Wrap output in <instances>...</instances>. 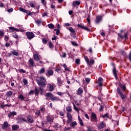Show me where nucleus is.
<instances>
[{
  "label": "nucleus",
  "instance_id": "obj_44",
  "mask_svg": "<svg viewBox=\"0 0 131 131\" xmlns=\"http://www.w3.org/2000/svg\"><path fill=\"white\" fill-rule=\"evenodd\" d=\"M68 119L67 120L68 123H70L72 122V118H68Z\"/></svg>",
  "mask_w": 131,
  "mask_h": 131
},
{
  "label": "nucleus",
  "instance_id": "obj_38",
  "mask_svg": "<svg viewBox=\"0 0 131 131\" xmlns=\"http://www.w3.org/2000/svg\"><path fill=\"white\" fill-rule=\"evenodd\" d=\"M4 35H5V32H4L3 30H0V36L3 37Z\"/></svg>",
  "mask_w": 131,
  "mask_h": 131
},
{
  "label": "nucleus",
  "instance_id": "obj_49",
  "mask_svg": "<svg viewBox=\"0 0 131 131\" xmlns=\"http://www.w3.org/2000/svg\"><path fill=\"white\" fill-rule=\"evenodd\" d=\"M36 115H38V116H39L40 115V111L37 110L35 113Z\"/></svg>",
  "mask_w": 131,
  "mask_h": 131
},
{
  "label": "nucleus",
  "instance_id": "obj_60",
  "mask_svg": "<svg viewBox=\"0 0 131 131\" xmlns=\"http://www.w3.org/2000/svg\"><path fill=\"white\" fill-rule=\"evenodd\" d=\"M13 36L14 37V38H18V35H17L16 33L13 34Z\"/></svg>",
  "mask_w": 131,
  "mask_h": 131
},
{
  "label": "nucleus",
  "instance_id": "obj_61",
  "mask_svg": "<svg viewBox=\"0 0 131 131\" xmlns=\"http://www.w3.org/2000/svg\"><path fill=\"white\" fill-rule=\"evenodd\" d=\"M64 114H65V113L63 112H59V115H60V116H64Z\"/></svg>",
  "mask_w": 131,
  "mask_h": 131
},
{
  "label": "nucleus",
  "instance_id": "obj_16",
  "mask_svg": "<svg viewBox=\"0 0 131 131\" xmlns=\"http://www.w3.org/2000/svg\"><path fill=\"white\" fill-rule=\"evenodd\" d=\"M105 125V123H104V122L102 121L98 124V128L101 129V128H103Z\"/></svg>",
  "mask_w": 131,
  "mask_h": 131
},
{
  "label": "nucleus",
  "instance_id": "obj_29",
  "mask_svg": "<svg viewBox=\"0 0 131 131\" xmlns=\"http://www.w3.org/2000/svg\"><path fill=\"white\" fill-rule=\"evenodd\" d=\"M73 6H79L80 5V2L79 1H75L73 3Z\"/></svg>",
  "mask_w": 131,
  "mask_h": 131
},
{
  "label": "nucleus",
  "instance_id": "obj_8",
  "mask_svg": "<svg viewBox=\"0 0 131 131\" xmlns=\"http://www.w3.org/2000/svg\"><path fill=\"white\" fill-rule=\"evenodd\" d=\"M27 121H28V122H30V123H33L34 121L33 120L32 116H28Z\"/></svg>",
  "mask_w": 131,
  "mask_h": 131
},
{
  "label": "nucleus",
  "instance_id": "obj_59",
  "mask_svg": "<svg viewBox=\"0 0 131 131\" xmlns=\"http://www.w3.org/2000/svg\"><path fill=\"white\" fill-rule=\"evenodd\" d=\"M20 119L22 121H24L25 122H27V120H26V119L24 118H21Z\"/></svg>",
  "mask_w": 131,
  "mask_h": 131
},
{
  "label": "nucleus",
  "instance_id": "obj_20",
  "mask_svg": "<svg viewBox=\"0 0 131 131\" xmlns=\"http://www.w3.org/2000/svg\"><path fill=\"white\" fill-rule=\"evenodd\" d=\"M18 98L19 100H21V101H24L25 100V97H24V96L22 94L18 95Z\"/></svg>",
  "mask_w": 131,
  "mask_h": 131
},
{
  "label": "nucleus",
  "instance_id": "obj_53",
  "mask_svg": "<svg viewBox=\"0 0 131 131\" xmlns=\"http://www.w3.org/2000/svg\"><path fill=\"white\" fill-rule=\"evenodd\" d=\"M71 43H72V45H73V46H74L75 47H77V43H76V42L72 41Z\"/></svg>",
  "mask_w": 131,
  "mask_h": 131
},
{
  "label": "nucleus",
  "instance_id": "obj_1",
  "mask_svg": "<svg viewBox=\"0 0 131 131\" xmlns=\"http://www.w3.org/2000/svg\"><path fill=\"white\" fill-rule=\"evenodd\" d=\"M36 81L37 84L39 86H46V79L43 77H38L36 79Z\"/></svg>",
  "mask_w": 131,
  "mask_h": 131
},
{
  "label": "nucleus",
  "instance_id": "obj_36",
  "mask_svg": "<svg viewBox=\"0 0 131 131\" xmlns=\"http://www.w3.org/2000/svg\"><path fill=\"white\" fill-rule=\"evenodd\" d=\"M45 68H42L39 71V72L40 74H42V73H45Z\"/></svg>",
  "mask_w": 131,
  "mask_h": 131
},
{
  "label": "nucleus",
  "instance_id": "obj_41",
  "mask_svg": "<svg viewBox=\"0 0 131 131\" xmlns=\"http://www.w3.org/2000/svg\"><path fill=\"white\" fill-rule=\"evenodd\" d=\"M82 29H84V30H86V31H89V32H91V30L85 26L83 27Z\"/></svg>",
  "mask_w": 131,
  "mask_h": 131
},
{
  "label": "nucleus",
  "instance_id": "obj_33",
  "mask_svg": "<svg viewBox=\"0 0 131 131\" xmlns=\"http://www.w3.org/2000/svg\"><path fill=\"white\" fill-rule=\"evenodd\" d=\"M47 120L48 122H53V119H52V118H51V117H47Z\"/></svg>",
  "mask_w": 131,
  "mask_h": 131
},
{
  "label": "nucleus",
  "instance_id": "obj_48",
  "mask_svg": "<svg viewBox=\"0 0 131 131\" xmlns=\"http://www.w3.org/2000/svg\"><path fill=\"white\" fill-rule=\"evenodd\" d=\"M73 106H74V110H75V111H78V108H77V107H76V106L75 105L74 103H73Z\"/></svg>",
  "mask_w": 131,
  "mask_h": 131
},
{
  "label": "nucleus",
  "instance_id": "obj_43",
  "mask_svg": "<svg viewBox=\"0 0 131 131\" xmlns=\"http://www.w3.org/2000/svg\"><path fill=\"white\" fill-rule=\"evenodd\" d=\"M120 86L123 90V91L124 92L125 91V85H120Z\"/></svg>",
  "mask_w": 131,
  "mask_h": 131
},
{
  "label": "nucleus",
  "instance_id": "obj_51",
  "mask_svg": "<svg viewBox=\"0 0 131 131\" xmlns=\"http://www.w3.org/2000/svg\"><path fill=\"white\" fill-rule=\"evenodd\" d=\"M20 11H21V12H23L24 13H27V10H25L23 8H20Z\"/></svg>",
  "mask_w": 131,
  "mask_h": 131
},
{
  "label": "nucleus",
  "instance_id": "obj_22",
  "mask_svg": "<svg viewBox=\"0 0 131 131\" xmlns=\"http://www.w3.org/2000/svg\"><path fill=\"white\" fill-rule=\"evenodd\" d=\"M90 64L89 65H94V64L95 63V60L94 59V58H91L90 59Z\"/></svg>",
  "mask_w": 131,
  "mask_h": 131
},
{
  "label": "nucleus",
  "instance_id": "obj_5",
  "mask_svg": "<svg viewBox=\"0 0 131 131\" xmlns=\"http://www.w3.org/2000/svg\"><path fill=\"white\" fill-rule=\"evenodd\" d=\"M118 36H119V37H120V38H124L125 39H127V32H125L124 34V36L121 34V33H119L118 34Z\"/></svg>",
  "mask_w": 131,
  "mask_h": 131
},
{
  "label": "nucleus",
  "instance_id": "obj_37",
  "mask_svg": "<svg viewBox=\"0 0 131 131\" xmlns=\"http://www.w3.org/2000/svg\"><path fill=\"white\" fill-rule=\"evenodd\" d=\"M67 116L68 118H72V115L70 113H68L67 114Z\"/></svg>",
  "mask_w": 131,
  "mask_h": 131
},
{
  "label": "nucleus",
  "instance_id": "obj_13",
  "mask_svg": "<svg viewBox=\"0 0 131 131\" xmlns=\"http://www.w3.org/2000/svg\"><path fill=\"white\" fill-rule=\"evenodd\" d=\"M29 64L30 67H34V61H33V59H30L29 60Z\"/></svg>",
  "mask_w": 131,
  "mask_h": 131
},
{
  "label": "nucleus",
  "instance_id": "obj_32",
  "mask_svg": "<svg viewBox=\"0 0 131 131\" xmlns=\"http://www.w3.org/2000/svg\"><path fill=\"white\" fill-rule=\"evenodd\" d=\"M48 27L50 29H54V28H55V26H54V25H53V24H50L48 25Z\"/></svg>",
  "mask_w": 131,
  "mask_h": 131
},
{
  "label": "nucleus",
  "instance_id": "obj_39",
  "mask_svg": "<svg viewBox=\"0 0 131 131\" xmlns=\"http://www.w3.org/2000/svg\"><path fill=\"white\" fill-rule=\"evenodd\" d=\"M54 31H56V35H59V33H60V30L58 29H55Z\"/></svg>",
  "mask_w": 131,
  "mask_h": 131
},
{
  "label": "nucleus",
  "instance_id": "obj_9",
  "mask_svg": "<svg viewBox=\"0 0 131 131\" xmlns=\"http://www.w3.org/2000/svg\"><path fill=\"white\" fill-rule=\"evenodd\" d=\"M33 58L35 61H39L40 60H41V57L38 56L37 54H34Z\"/></svg>",
  "mask_w": 131,
  "mask_h": 131
},
{
  "label": "nucleus",
  "instance_id": "obj_42",
  "mask_svg": "<svg viewBox=\"0 0 131 131\" xmlns=\"http://www.w3.org/2000/svg\"><path fill=\"white\" fill-rule=\"evenodd\" d=\"M30 6L31 7V8H35L34 4L32 3V2H29Z\"/></svg>",
  "mask_w": 131,
  "mask_h": 131
},
{
  "label": "nucleus",
  "instance_id": "obj_62",
  "mask_svg": "<svg viewBox=\"0 0 131 131\" xmlns=\"http://www.w3.org/2000/svg\"><path fill=\"white\" fill-rule=\"evenodd\" d=\"M104 109V106L103 105H100V108H99V111H102Z\"/></svg>",
  "mask_w": 131,
  "mask_h": 131
},
{
  "label": "nucleus",
  "instance_id": "obj_47",
  "mask_svg": "<svg viewBox=\"0 0 131 131\" xmlns=\"http://www.w3.org/2000/svg\"><path fill=\"white\" fill-rule=\"evenodd\" d=\"M41 3L43 5V6H46V5H47V1H46V0H41Z\"/></svg>",
  "mask_w": 131,
  "mask_h": 131
},
{
  "label": "nucleus",
  "instance_id": "obj_2",
  "mask_svg": "<svg viewBox=\"0 0 131 131\" xmlns=\"http://www.w3.org/2000/svg\"><path fill=\"white\" fill-rule=\"evenodd\" d=\"M26 36L28 39H32L33 37H35V35L32 32H27L26 33Z\"/></svg>",
  "mask_w": 131,
  "mask_h": 131
},
{
  "label": "nucleus",
  "instance_id": "obj_23",
  "mask_svg": "<svg viewBox=\"0 0 131 131\" xmlns=\"http://www.w3.org/2000/svg\"><path fill=\"white\" fill-rule=\"evenodd\" d=\"M66 110L68 112H71V111H72V108H71V106L69 105L67 106Z\"/></svg>",
  "mask_w": 131,
  "mask_h": 131
},
{
  "label": "nucleus",
  "instance_id": "obj_19",
  "mask_svg": "<svg viewBox=\"0 0 131 131\" xmlns=\"http://www.w3.org/2000/svg\"><path fill=\"white\" fill-rule=\"evenodd\" d=\"M12 95H13V92L11 91H8L5 94L6 96L8 98H9V97H11Z\"/></svg>",
  "mask_w": 131,
  "mask_h": 131
},
{
  "label": "nucleus",
  "instance_id": "obj_34",
  "mask_svg": "<svg viewBox=\"0 0 131 131\" xmlns=\"http://www.w3.org/2000/svg\"><path fill=\"white\" fill-rule=\"evenodd\" d=\"M62 66L64 68V70L66 71H70V70L67 68V66H66V64L64 63Z\"/></svg>",
  "mask_w": 131,
  "mask_h": 131
},
{
  "label": "nucleus",
  "instance_id": "obj_50",
  "mask_svg": "<svg viewBox=\"0 0 131 131\" xmlns=\"http://www.w3.org/2000/svg\"><path fill=\"white\" fill-rule=\"evenodd\" d=\"M102 117H103V118H108L109 117L108 116V114H105L103 115H102Z\"/></svg>",
  "mask_w": 131,
  "mask_h": 131
},
{
  "label": "nucleus",
  "instance_id": "obj_57",
  "mask_svg": "<svg viewBox=\"0 0 131 131\" xmlns=\"http://www.w3.org/2000/svg\"><path fill=\"white\" fill-rule=\"evenodd\" d=\"M13 8H10V9H9L7 10V11L9 12V13H12L13 12Z\"/></svg>",
  "mask_w": 131,
  "mask_h": 131
},
{
  "label": "nucleus",
  "instance_id": "obj_55",
  "mask_svg": "<svg viewBox=\"0 0 131 131\" xmlns=\"http://www.w3.org/2000/svg\"><path fill=\"white\" fill-rule=\"evenodd\" d=\"M23 82H24V84L25 85H26V84H27V83H28L27 80L26 79H24L23 80Z\"/></svg>",
  "mask_w": 131,
  "mask_h": 131
},
{
  "label": "nucleus",
  "instance_id": "obj_14",
  "mask_svg": "<svg viewBox=\"0 0 131 131\" xmlns=\"http://www.w3.org/2000/svg\"><path fill=\"white\" fill-rule=\"evenodd\" d=\"M101 20H102V17H101V16H96V18L95 20V23L98 24L100 23V21H101Z\"/></svg>",
  "mask_w": 131,
  "mask_h": 131
},
{
  "label": "nucleus",
  "instance_id": "obj_56",
  "mask_svg": "<svg viewBox=\"0 0 131 131\" xmlns=\"http://www.w3.org/2000/svg\"><path fill=\"white\" fill-rule=\"evenodd\" d=\"M85 81H86V82L89 83V82H90V81H91V78H85Z\"/></svg>",
  "mask_w": 131,
  "mask_h": 131
},
{
  "label": "nucleus",
  "instance_id": "obj_24",
  "mask_svg": "<svg viewBox=\"0 0 131 131\" xmlns=\"http://www.w3.org/2000/svg\"><path fill=\"white\" fill-rule=\"evenodd\" d=\"M57 83L59 86H61V85H62V81H61V79L60 78H57Z\"/></svg>",
  "mask_w": 131,
  "mask_h": 131
},
{
  "label": "nucleus",
  "instance_id": "obj_31",
  "mask_svg": "<svg viewBox=\"0 0 131 131\" xmlns=\"http://www.w3.org/2000/svg\"><path fill=\"white\" fill-rule=\"evenodd\" d=\"M78 120L79 121V124L80 125H83V122H82V120H81V118H80V117L78 116Z\"/></svg>",
  "mask_w": 131,
  "mask_h": 131
},
{
  "label": "nucleus",
  "instance_id": "obj_4",
  "mask_svg": "<svg viewBox=\"0 0 131 131\" xmlns=\"http://www.w3.org/2000/svg\"><path fill=\"white\" fill-rule=\"evenodd\" d=\"M117 92L119 96L121 97L122 100H124V99H125V95L122 94V92H121V91H120V89H119V88L117 89Z\"/></svg>",
  "mask_w": 131,
  "mask_h": 131
},
{
  "label": "nucleus",
  "instance_id": "obj_25",
  "mask_svg": "<svg viewBox=\"0 0 131 131\" xmlns=\"http://www.w3.org/2000/svg\"><path fill=\"white\" fill-rule=\"evenodd\" d=\"M71 126H72V127H73L74 126H75V125H77V123H76V121H74V122H71L70 123Z\"/></svg>",
  "mask_w": 131,
  "mask_h": 131
},
{
  "label": "nucleus",
  "instance_id": "obj_28",
  "mask_svg": "<svg viewBox=\"0 0 131 131\" xmlns=\"http://www.w3.org/2000/svg\"><path fill=\"white\" fill-rule=\"evenodd\" d=\"M84 59L88 65H90V60H89V57H88V56H84Z\"/></svg>",
  "mask_w": 131,
  "mask_h": 131
},
{
  "label": "nucleus",
  "instance_id": "obj_26",
  "mask_svg": "<svg viewBox=\"0 0 131 131\" xmlns=\"http://www.w3.org/2000/svg\"><path fill=\"white\" fill-rule=\"evenodd\" d=\"M49 90L50 92H53V90H54V85L49 84Z\"/></svg>",
  "mask_w": 131,
  "mask_h": 131
},
{
  "label": "nucleus",
  "instance_id": "obj_3",
  "mask_svg": "<svg viewBox=\"0 0 131 131\" xmlns=\"http://www.w3.org/2000/svg\"><path fill=\"white\" fill-rule=\"evenodd\" d=\"M91 121L93 122H96L97 121V115H96V114L94 113L91 114Z\"/></svg>",
  "mask_w": 131,
  "mask_h": 131
},
{
  "label": "nucleus",
  "instance_id": "obj_7",
  "mask_svg": "<svg viewBox=\"0 0 131 131\" xmlns=\"http://www.w3.org/2000/svg\"><path fill=\"white\" fill-rule=\"evenodd\" d=\"M15 115H17V113H16V112H10L8 114V116L9 118H13Z\"/></svg>",
  "mask_w": 131,
  "mask_h": 131
},
{
  "label": "nucleus",
  "instance_id": "obj_27",
  "mask_svg": "<svg viewBox=\"0 0 131 131\" xmlns=\"http://www.w3.org/2000/svg\"><path fill=\"white\" fill-rule=\"evenodd\" d=\"M69 31L71 32V34L75 33V31H74V29H73V28H72V27L69 28Z\"/></svg>",
  "mask_w": 131,
  "mask_h": 131
},
{
  "label": "nucleus",
  "instance_id": "obj_21",
  "mask_svg": "<svg viewBox=\"0 0 131 131\" xmlns=\"http://www.w3.org/2000/svg\"><path fill=\"white\" fill-rule=\"evenodd\" d=\"M19 128V125H14L12 126L13 130H17Z\"/></svg>",
  "mask_w": 131,
  "mask_h": 131
},
{
  "label": "nucleus",
  "instance_id": "obj_54",
  "mask_svg": "<svg viewBox=\"0 0 131 131\" xmlns=\"http://www.w3.org/2000/svg\"><path fill=\"white\" fill-rule=\"evenodd\" d=\"M61 58H66V53H62V55L60 56Z\"/></svg>",
  "mask_w": 131,
  "mask_h": 131
},
{
  "label": "nucleus",
  "instance_id": "obj_46",
  "mask_svg": "<svg viewBox=\"0 0 131 131\" xmlns=\"http://www.w3.org/2000/svg\"><path fill=\"white\" fill-rule=\"evenodd\" d=\"M80 59H75V63H76V64H80Z\"/></svg>",
  "mask_w": 131,
  "mask_h": 131
},
{
  "label": "nucleus",
  "instance_id": "obj_52",
  "mask_svg": "<svg viewBox=\"0 0 131 131\" xmlns=\"http://www.w3.org/2000/svg\"><path fill=\"white\" fill-rule=\"evenodd\" d=\"M49 46L50 48H51V49L54 48V45H53V44L51 42H50L49 43Z\"/></svg>",
  "mask_w": 131,
  "mask_h": 131
},
{
  "label": "nucleus",
  "instance_id": "obj_40",
  "mask_svg": "<svg viewBox=\"0 0 131 131\" xmlns=\"http://www.w3.org/2000/svg\"><path fill=\"white\" fill-rule=\"evenodd\" d=\"M42 41L43 43H45L46 45L48 42V40L46 39V38H43L42 39Z\"/></svg>",
  "mask_w": 131,
  "mask_h": 131
},
{
  "label": "nucleus",
  "instance_id": "obj_10",
  "mask_svg": "<svg viewBox=\"0 0 131 131\" xmlns=\"http://www.w3.org/2000/svg\"><path fill=\"white\" fill-rule=\"evenodd\" d=\"M54 95L53 94L50 93H46L45 95V97H46V100H48V99L50 98V100L52 99V97H53Z\"/></svg>",
  "mask_w": 131,
  "mask_h": 131
},
{
  "label": "nucleus",
  "instance_id": "obj_15",
  "mask_svg": "<svg viewBox=\"0 0 131 131\" xmlns=\"http://www.w3.org/2000/svg\"><path fill=\"white\" fill-rule=\"evenodd\" d=\"M98 84L99 86H102L103 85V78L102 77L98 78Z\"/></svg>",
  "mask_w": 131,
  "mask_h": 131
},
{
  "label": "nucleus",
  "instance_id": "obj_17",
  "mask_svg": "<svg viewBox=\"0 0 131 131\" xmlns=\"http://www.w3.org/2000/svg\"><path fill=\"white\" fill-rule=\"evenodd\" d=\"M83 93V90L82 88H79L78 90L77 91V95H81Z\"/></svg>",
  "mask_w": 131,
  "mask_h": 131
},
{
  "label": "nucleus",
  "instance_id": "obj_11",
  "mask_svg": "<svg viewBox=\"0 0 131 131\" xmlns=\"http://www.w3.org/2000/svg\"><path fill=\"white\" fill-rule=\"evenodd\" d=\"M54 74V71L51 70H48L46 73L47 76H51Z\"/></svg>",
  "mask_w": 131,
  "mask_h": 131
},
{
  "label": "nucleus",
  "instance_id": "obj_35",
  "mask_svg": "<svg viewBox=\"0 0 131 131\" xmlns=\"http://www.w3.org/2000/svg\"><path fill=\"white\" fill-rule=\"evenodd\" d=\"M35 23L39 26V24H41V20H35Z\"/></svg>",
  "mask_w": 131,
  "mask_h": 131
},
{
  "label": "nucleus",
  "instance_id": "obj_58",
  "mask_svg": "<svg viewBox=\"0 0 131 131\" xmlns=\"http://www.w3.org/2000/svg\"><path fill=\"white\" fill-rule=\"evenodd\" d=\"M77 27H79V28H81L82 29L83 28L84 26L80 24H78Z\"/></svg>",
  "mask_w": 131,
  "mask_h": 131
},
{
  "label": "nucleus",
  "instance_id": "obj_18",
  "mask_svg": "<svg viewBox=\"0 0 131 131\" xmlns=\"http://www.w3.org/2000/svg\"><path fill=\"white\" fill-rule=\"evenodd\" d=\"M113 73L116 79H117V73L116 72V68L115 67H114L113 69Z\"/></svg>",
  "mask_w": 131,
  "mask_h": 131
},
{
  "label": "nucleus",
  "instance_id": "obj_45",
  "mask_svg": "<svg viewBox=\"0 0 131 131\" xmlns=\"http://www.w3.org/2000/svg\"><path fill=\"white\" fill-rule=\"evenodd\" d=\"M71 35L73 38H76V33H74L73 34H71Z\"/></svg>",
  "mask_w": 131,
  "mask_h": 131
},
{
  "label": "nucleus",
  "instance_id": "obj_30",
  "mask_svg": "<svg viewBox=\"0 0 131 131\" xmlns=\"http://www.w3.org/2000/svg\"><path fill=\"white\" fill-rule=\"evenodd\" d=\"M12 54H13L14 56H19V53L15 51V50H13L11 51Z\"/></svg>",
  "mask_w": 131,
  "mask_h": 131
},
{
  "label": "nucleus",
  "instance_id": "obj_63",
  "mask_svg": "<svg viewBox=\"0 0 131 131\" xmlns=\"http://www.w3.org/2000/svg\"><path fill=\"white\" fill-rule=\"evenodd\" d=\"M35 95H38V90L37 89H35Z\"/></svg>",
  "mask_w": 131,
  "mask_h": 131
},
{
  "label": "nucleus",
  "instance_id": "obj_64",
  "mask_svg": "<svg viewBox=\"0 0 131 131\" xmlns=\"http://www.w3.org/2000/svg\"><path fill=\"white\" fill-rule=\"evenodd\" d=\"M5 40H6V41H8V40H9V37H8L7 36H5Z\"/></svg>",
  "mask_w": 131,
  "mask_h": 131
},
{
  "label": "nucleus",
  "instance_id": "obj_6",
  "mask_svg": "<svg viewBox=\"0 0 131 131\" xmlns=\"http://www.w3.org/2000/svg\"><path fill=\"white\" fill-rule=\"evenodd\" d=\"M51 100L52 102H55V101H60L61 102V103H62V102H63V101H62V100H61L60 99H59V98H58L56 96H54V95L52 96V97H51Z\"/></svg>",
  "mask_w": 131,
  "mask_h": 131
},
{
  "label": "nucleus",
  "instance_id": "obj_12",
  "mask_svg": "<svg viewBox=\"0 0 131 131\" xmlns=\"http://www.w3.org/2000/svg\"><path fill=\"white\" fill-rule=\"evenodd\" d=\"M8 126H9V123H8V122L5 121L4 122V124L2 126V129H7L8 128Z\"/></svg>",
  "mask_w": 131,
  "mask_h": 131
}]
</instances>
